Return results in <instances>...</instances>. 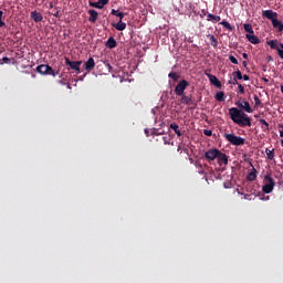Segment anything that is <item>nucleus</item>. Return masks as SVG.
Returning <instances> with one entry per match:
<instances>
[{
    "mask_svg": "<svg viewBox=\"0 0 283 283\" xmlns=\"http://www.w3.org/2000/svg\"><path fill=\"white\" fill-rule=\"evenodd\" d=\"M265 154H266V156H268V160H274V158H275V149H269V148H266L265 149Z\"/></svg>",
    "mask_w": 283,
    "mask_h": 283,
    "instance_id": "23",
    "label": "nucleus"
},
{
    "mask_svg": "<svg viewBox=\"0 0 283 283\" xmlns=\"http://www.w3.org/2000/svg\"><path fill=\"white\" fill-rule=\"evenodd\" d=\"M220 25H223V28H226V30L233 32V28L231 27V23H229L227 21H222V22H220Z\"/></svg>",
    "mask_w": 283,
    "mask_h": 283,
    "instance_id": "30",
    "label": "nucleus"
},
{
    "mask_svg": "<svg viewBox=\"0 0 283 283\" xmlns=\"http://www.w3.org/2000/svg\"><path fill=\"white\" fill-rule=\"evenodd\" d=\"M111 14H113V17H118L119 21H123V19H125V13L118 12V10L115 9H112Z\"/></svg>",
    "mask_w": 283,
    "mask_h": 283,
    "instance_id": "22",
    "label": "nucleus"
},
{
    "mask_svg": "<svg viewBox=\"0 0 283 283\" xmlns=\"http://www.w3.org/2000/svg\"><path fill=\"white\" fill-rule=\"evenodd\" d=\"M216 101H218L219 103H222V101H224V92L220 91L216 94Z\"/></svg>",
    "mask_w": 283,
    "mask_h": 283,
    "instance_id": "26",
    "label": "nucleus"
},
{
    "mask_svg": "<svg viewBox=\"0 0 283 283\" xmlns=\"http://www.w3.org/2000/svg\"><path fill=\"white\" fill-rule=\"evenodd\" d=\"M217 160L219 165H229V157H227V154L219 150V154L217 155Z\"/></svg>",
    "mask_w": 283,
    "mask_h": 283,
    "instance_id": "10",
    "label": "nucleus"
},
{
    "mask_svg": "<svg viewBox=\"0 0 283 283\" xmlns=\"http://www.w3.org/2000/svg\"><path fill=\"white\" fill-rule=\"evenodd\" d=\"M243 29L248 32V34H253V25L243 24Z\"/></svg>",
    "mask_w": 283,
    "mask_h": 283,
    "instance_id": "31",
    "label": "nucleus"
},
{
    "mask_svg": "<svg viewBox=\"0 0 283 283\" xmlns=\"http://www.w3.org/2000/svg\"><path fill=\"white\" fill-rule=\"evenodd\" d=\"M276 45H277L279 50H283V43H279L277 40H276Z\"/></svg>",
    "mask_w": 283,
    "mask_h": 283,
    "instance_id": "43",
    "label": "nucleus"
},
{
    "mask_svg": "<svg viewBox=\"0 0 283 283\" xmlns=\"http://www.w3.org/2000/svg\"><path fill=\"white\" fill-rule=\"evenodd\" d=\"M207 21H211L212 23H219V21H221V18H220V15H216L213 13H208Z\"/></svg>",
    "mask_w": 283,
    "mask_h": 283,
    "instance_id": "17",
    "label": "nucleus"
},
{
    "mask_svg": "<svg viewBox=\"0 0 283 283\" xmlns=\"http://www.w3.org/2000/svg\"><path fill=\"white\" fill-rule=\"evenodd\" d=\"M281 145H282V147H283V139H281Z\"/></svg>",
    "mask_w": 283,
    "mask_h": 283,
    "instance_id": "55",
    "label": "nucleus"
},
{
    "mask_svg": "<svg viewBox=\"0 0 283 283\" xmlns=\"http://www.w3.org/2000/svg\"><path fill=\"white\" fill-rule=\"evenodd\" d=\"M238 94H244V86L242 84L238 85Z\"/></svg>",
    "mask_w": 283,
    "mask_h": 283,
    "instance_id": "36",
    "label": "nucleus"
},
{
    "mask_svg": "<svg viewBox=\"0 0 283 283\" xmlns=\"http://www.w3.org/2000/svg\"><path fill=\"white\" fill-rule=\"evenodd\" d=\"M229 61L233 63V65H238V59L233 55H229Z\"/></svg>",
    "mask_w": 283,
    "mask_h": 283,
    "instance_id": "35",
    "label": "nucleus"
},
{
    "mask_svg": "<svg viewBox=\"0 0 283 283\" xmlns=\"http://www.w3.org/2000/svg\"><path fill=\"white\" fill-rule=\"evenodd\" d=\"M3 63L10 64V59L8 56L2 57L0 65H3Z\"/></svg>",
    "mask_w": 283,
    "mask_h": 283,
    "instance_id": "39",
    "label": "nucleus"
},
{
    "mask_svg": "<svg viewBox=\"0 0 283 283\" xmlns=\"http://www.w3.org/2000/svg\"><path fill=\"white\" fill-rule=\"evenodd\" d=\"M252 170L248 174L247 176V180H249L250 182H253V180H255L258 178V170L255 169V167H253V164L250 163Z\"/></svg>",
    "mask_w": 283,
    "mask_h": 283,
    "instance_id": "12",
    "label": "nucleus"
},
{
    "mask_svg": "<svg viewBox=\"0 0 283 283\" xmlns=\"http://www.w3.org/2000/svg\"><path fill=\"white\" fill-rule=\"evenodd\" d=\"M59 83L63 84V81H59Z\"/></svg>",
    "mask_w": 283,
    "mask_h": 283,
    "instance_id": "56",
    "label": "nucleus"
},
{
    "mask_svg": "<svg viewBox=\"0 0 283 283\" xmlns=\"http://www.w3.org/2000/svg\"><path fill=\"white\" fill-rule=\"evenodd\" d=\"M31 19H33V21H34L35 23H39V22L43 21V14H41V13L38 12V11H32V12H31Z\"/></svg>",
    "mask_w": 283,
    "mask_h": 283,
    "instance_id": "14",
    "label": "nucleus"
},
{
    "mask_svg": "<svg viewBox=\"0 0 283 283\" xmlns=\"http://www.w3.org/2000/svg\"><path fill=\"white\" fill-rule=\"evenodd\" d=\"M113 28H115V30H118V32H123V30H126L127 23L123 22V20H119L117 23L113 24Z\"/></svg>",
    "mask_w": 283,
    "mask_h": 283,
    "instance_id": "15",
    "label": "nucleus"
},
{
    "mask_svg": "<svg viewBox=\"0 0 283 283\" xmlns=\"http://www.w3.org/2000/svg\"><path fill=\"white\" fill-rule=\"evenodd\" d=\"M229 84H230V85L233 84V81L230 80V81H229Z\"/></svg>",
    "mask_w": 283,
    "mask_h": 283,
    "instance_id": "53",
    "label": "nucleus"
},
{
    "mask_svg": "<svg viewBox=\"0 0 283 283\" xmlns=\"http://www.w3.org/2000/svg\"><path fill=\"white\" fill-rule=\"evenodd\" d=\"M254 107H262V101H260V97L258 95H254Z\"/></svg>",
    "mask_w": 283,
    "mask_h": 283,
    "instance_id": "34",
    "label": "nucleus"
},
{
    "mask_svg": "<svg viewBox=\"0 0 283 283\" xmlns=\"http://www.w3.org/2000/svg\"><path fill=\"white\" fill-rule=\"evenodd\" d=\"M210 39V43L212 48H218V39H216V35H208Z\"/></svg>",
    "mask_w": 283,
    "mask_h": 283,
    "instance_id": "27",
    "label": "nucleus"
},
{
    "mask_svg": "<svg viewBox=\"0 0 283 283\" xmlns=\"http://www.w3.org/2000/svg\"><path fill=\"white\" fill-rule=\"evenodd\" d=\"M205 74L209 78L211 85H214V87H218L219 90L222 87V82H220L216 75L209 73V70H206Z\"/></svg>",
    "mask_w": 283,
    "mask_h": 283,
    "instance_id": "8",
    "label": "nucleus"
},
{
    "mask_svg": "<svg viewBox=\"0 0 283 283\" xmlns=\"http://www.w3.org/2000/svg\"><path fill=\"white\" fill-rule=\"evenodd\" d=\"M232 75H233V78H235L237 81H242V72L240 70L234 71Z\"/></svg>",
    "mask_w": 283,
    "mask_h": 283,
    "instance_id": "28",
    "label": "nucleus"
},
{
    "mask_svg": "<svg viewBox=\"0 0 283 283\" xmlns=\"http://www.w3.org/2000/svg\"><path fill=\"white\" fill-rule=\"evenodd\" d=\"M87 76V73H85L83 76H80V81H83Z\"/></svg>",
    "mask_w": 283,
    "mask_h": 283,
    "instance_id": "47",
    "label": "nucleus"
},
{
    "mask_svg": "<svg viewBox=\"0 0 283 283\" xmlns=\"http://www.w3.org/2000/svg\"><path fill=\"white\" fill-rule=\"evenodd\" d=\"M262 17L272 21L273 28H275L279 32H283V23L282 21L277 20V12L273 10H265L262 12Z\"/></svg>",
    "mask_w": 283,
    "mask_h": 283,
    "instance_id": "2",
    "label": "nucleus"
},
{
    "mask_svg": "<svg viewBox=\"0 0 283 283\" xmlns=\"http://www.w3.org/2000/svg\"><path fill=\"white\" fill-rule=\"evenodd\" d=\"M88 14H90V18H88L90 23H96V21H98V11L92 9V10H88Z\"/></svg>",
    "mask_w": 283,
    "mask_h": 283,
    "instance_id": "13",
    "label": "nucleus"
},
{
    "mask_svg": "<svg viewBox=\"0 0 283 283\" xmlns=\"http://www.w3.org/2000/svg\"><path fill=\"white\" fill-rule=\"evenodd\" d=\"M203 135L205 136H213V132L210 129H203Z\"/></svg>",
    "mask_w": 283,
    "mask_h": 283,
    "instance_id": "38",
    "label": "nucleus"
},
{
    "mask_svg": "<svg viewBox=\"0 0 283 283\" xmlns=\"http://www.w3.org/2000/svg\"><path fill=\"white\" fill-rule=\"evenodd\" d=\"M279 127L281 128L280 129V136H281V138H283V124H280Z\"/></svg>",
    "mask_w": 283,
    "mask_h": 283,
    "instance_id": "42",
    "label": "nucleus"
},
{
    "mask_svg": "<svg viewBox=\"0 0 283 283\" xmlns=\"http://www.w3.org/2000/svg\"><path fill=\"white\" fill-rule=\"evenodd\" d=\"M6 27V22H3V20L0 19V28Z\"/></svg>",
    "mask_w": 283,
    "mask_h": 283,
    "instance_id": "46",
    "label": "nucleus"
},
{
    "mask_svg": "<svg viewBox=\"0 0 283 283\" xmlns=\"http://www.w3.org/2000/svg\"><path fill=\"white\" fill-rule=\"evenodd\" d=\"M189 85V82L187 80H181L177 86L175 87V94L177 96H182L185 94V90H187V86Z\"/></svg>",
    "mask_w": 283,
    "mask_h": 283,
    "instance_id": "6",
    "label": "nucleus"
},
{
    "mask_svg": "<svg viewBox=\"0 0 283 283\" xmlns=\"http://www.w3.org/2000/svg\"><path fill=\"white\" fill-rule=\"evenodd\" d=\"M268 45H270L271 50H276L280 59H283V50L277 46V40L268 41Z\"/></svg>",
    "mask_w": 283,
    "mask_h": 283,
    "instance_id": "9",
    "label": "nucleus"
},
{
    "mask_svg": "<svg viewBox=\"0 0 283 283\" xmlns=\"http://www.w3.org/2000/svg\"><path fill=\"white\" fill-rule=\"evenodd\" d=\"M232 85H240V83L238 82V80H235V77H233V81H232Z\"/></svg>",
    "mask_w": 283,
    "mask_h": 283,
    "instance_id": "44",
    "label": "nucleus"
},
{
    "mask_svg": "<svg viewBox=\"0 0 283 283\" xmlns=\"http://www.w3.org/2000/svg\"><path fill=\"white\" fill-rule=\"evenodd\" d=\"M99 6L105 7L109 3V0H98Z\"/></svg>",
    "mask_w": 283,
    "mask_h": 283,
    "instance_id": "37",
    "label": "nucleus"
},
{
    "mask_svg": "<svg viewBox=\"0 0 283 283\" xmlns=\"http://www.w3.org/2000/svg\"><path fill=\"white\" fill-rule=\"evenodd\" d=\"M0 19H3V11L0 10Z\"/></svg>",
    "mask_w": 283,
    "mask_h": 283,
    "instance_id": "50",
    "label": "nucleus"
},
{
    "mask_svg": "<svg viewBox=\"0 0 283 283\" xmlns=\"http://www.w3.org/2000/svg\"><path fill=\"white\" fill-rule=\"evenodd\" d=\"M94 67H96V62L94 61V57H90L86 62H84V70L86 72H90Z\"/></svg>",
    "mask_w": 283,
    "mask_h": 283,
    "instance_id": "11",
    "label": "nucleus"
},
{
    "mask_svg": "<svg viewBox=\"0 0 283 283\" xmlns=\"http://www.w3.org/2000/svg\"><path fill=\"white\" fill-rule=\"evenodd\" d=\"M106 48H108V50H114V48H116V39H114V36L108 38Z\"/></svg>",
    "mask_w": 283,
    "mask_h": 283,
    "instance_id": "19",
    "label": "nucleus"
},
{
    "mask_svg": "<svg viewBox=\"0 0 283 283\" xmlns=\"http://www.w3.org/2000/svg\"><path fill=\"white\" fill-rule=\"evenodd\" d=\"M195 166L198 169V174H200L201 176H205V168L202 167V164L200 161H196Z\"/></svg>",
    "mask_w": 283,
    "mask_h": 283,
    "instance_id": "25",
    "label": "nucleus"
},
{
    "mask_svg": "<svg viewBox=\"0 0 283 283\" xmlns=\"http://www.w3.org/2000/svg\"><path fill=\"white\" fill-rule=\"evenodd\" d=\"M64 63L69 67L67 70H74L76 74H81V65L83 64V61L72 62L69 60V57H65Z\"/></svg>",
    "mask_w": 283,
    "mask_h": 283,
    "instance_id": "5",
    "label": "nucleus"
},
{
    "mask_svg": "<svg viewBox=\"0 0 283 283\" xmlns=\"http://www.w3.org/2000/svg\"><path fill=\"white\" fill-rule=\"evenodd\" d=\"M53 17H55L56 19H61V11H56L55 13H53Z\"/></svg>",
    "mask_w": 283,
    "mask_h": 283,
    "instance_id": "40",
    "label": "nucleus"
},
{
    "mask_svg": "<svg viewBox=\"0 0 283 283\" xmlns=\"http://www.w3.org/2000/svg\"><path fill=\"white\" fill-rule=\"evenodd\" d=\"M56 74H59V72H55L54 69H52V66L48 65L46 67V74L48 76H56Z\"/></svg>",
    "mask_w": 283,
    "mask_h": 283,
    "instance_id": "24",
    "label": "nucleus"
},
{
    "mask_svg": "<svg viewBox=\"0 0 283 283\" xmlns=\"http://www.w3.org/2000/svg\"><path fill=\"white\" fill-rule=\"evenodd\" d=\"M218 154H220V149L218 148H211L205 153L206 160H209V163L216 160L218 158Z\"/></svg>",
    "mask_w": 283,
    "mask_h": 283,
    "instance_id": "7",
    "label": "nucleus"
},
{
    "mask_svg": "<svg viewBox=\"0 0 283 283\" xmlns=\"http://www.w3.org/2000/svg\"><path fill=\"white\" fill-rule=\"evenodd\" d=\"M223 138H226V140L230 143V145H234L235 147H242V145H244L245 143V139L243 137H240L235 134H224Z\"/></svg>",
    "mask_w": 283,
    "mask_h": 283,
    "instance_id": "3",
    "label": "nucleus"
},
{
    "mask_svg": "<svg viewBox=\"0 0 283 283\" xmlns=\"http://www.w3.org/2000/svg\"><path fill=\"white\" fill-rule=\"evenodd\" d=\"M235 105L237 107H231L229 109V116L231 120L235 125H239V127H251V117L247 115V113L253 114V108H251V104H249V102L247 101H243V102L238 101Z\"/></svg>",
    "mask_w": 283,
    "mask_h": 283,
    "instance_id": "1",
    "label": "nucleus"
},
{
    "mask_svg": "<svg viewBox=\"0 0 283 283\" xmlns=\"http://www.w3.org/2000/svg\"><path fill=\"white\" fill-rule=\"evenodd\" d=\"M178 150H180V146L178 147Z\"/></svg>",
    "mask_w": 283,
    "mask_h": 283,
    "instance_id": "57",
    "label": "nucleus"
},
{
    "mask_svg": "<svg viewBox=\"0 0 283 283\" xmlns=\"http://www.w3.org/2000/svg\"><path fill=\"white\" fill-rule=\"evenodd\" d=\"M242 65H243V67H247V65H248L247 61H243Z\"/></svg>",
    "mask_w": 283,
    "mask_h": 283,
    "instance_id": "49",
    "label": "nucleus"
},
{
    "mask_svg": "<svg viewBox=\"0 0 283 283\" xmlns=\"http://www.w3.org/2000/svg\"><path fill=\"white\" fill-rule=\"evenodd\" d=\"M264 182L265 184L262 187L263 193H272L275 187V180L273 179V177H271V175H266L264 177Z\"/></svg>",
    "mask_w": 283,
    "mask_h": 283,
    "instance_id": "4",
    "label": "nucleus"
},
{
    "mask_svg": "<svg viewBox=\"0 0 283 283\" xmlns=\"http://www.w3.org/2000/svg\"><path fill=\"white\" fill-rule=\"evenodd\" d=\"M281 92L283 93V85H281Z\"/></svg>",
    "mask_w": 283,
    "mask_h": 283,
    "instance_id": "54",
    "label": "nucleus"
},
{
    "mask_svg": "<svg viewBox=\"0 0 283 283\" xmlns=\"http://www.w3.org/2000/svg\"><path fill=\"white\" fill-rule=\"evenodd\" d=\"M91 6V8H97L98 10H103V6H101V2H90L88 3Z\"/></svg>",
    "mask_w": 283,
    "mask_h": 283,
    "instance_id": "33",
    "label": "nucleus"
},
{
    "mask_svg": "<svg viewBox=\"0 0 283 283\" xmlns=\"http://www.w3.org/2000/svg\"><path fill=\"white\" fill-rule=\"evenodd\" d=\"M36 72L43 75L48 74V64H41L36 66Z\"/></svg>",
    "mask_w": 283,
    "mask_h": 283,
    "instance_id": "20",
    "label": "nucleus"
},
{
    "mask_svg": "<svg viewBox=\"0 0 283 283\" xmlns=\"http://www.w3.org/2000/svg\"><path fill=\"white\" fill-rule=\"evenodd\" d=\"M170 129H172L178 137L182 136V133L180 132V126H178L176 123L170 124Z\"/></svg>",
    "mask_w": 283,
    "mask_h": 283,
    "instance_id": "21",
    "label": "nucleus"
},
{
    "mask_svg": "<svg viewBox=\"0 0 283 283\" xmlns=\"http://www.w3.org/2000/svg\"><path fill=\"white\" fill-rule=\"evenodd\" d=\"M259 123L262 125L263 132H268L269 129V122L265 119H260Z\"/></svg>",
    "mask_w": 283,
    "mask_h": 283,
    "instance_id": "29",
    "label": "nucleus"
},
{
    "mask_svg": "<svg viewBox=\"0 0 283 283\" xmlns=\"http://www.w3.org/2000/svg\"><path fill=\"white\" fill-rule=\"evenodd\" d=\"M242 56H243V59H249V54H247V53H242Z\"/></svg>",
    "mask_w": 283,
    "mask_h": 283,
    "instance_id": "48",
    "label": "nucleus"
},
{
    "mask_svg": "<svg viewBox=\"0 0 283 283\" xmlns=\"http://www.w3.org/2000/svg\"><path fill=\"white\" fill-rule=\"evenodd\" d=\"M263 81H264L265 83H269V80H268V78H263Z\"/></svg>",
    "mask_w": 283,
    "mask_h": 283,
    "instance_id": "52",
    "label": "nucleus"
},
{
    "mask_svg": "<svg viewBox=\"0 0 283 283\" xmlns=\"http://www.w3.org/2000/svg\"><path fill=\"white\" fill-rule=\"evenodd\" d=\"M243 81H250L251 77L249 75H242Z\"/></svg>",
    "mask_w": 283,
    "mask_h": 283,
    "instance_id": "45",
    "label": "nucleus"
},
{
    "mask_svg": "<svg viewBox=\"0 0 283 283\" xmlns=\"http://www.w3.org/2000/svg\"><path fill=\"white\" fill-rule=\"evenodd\" d=\"M105 65H106L108 72H112L114 70V67H112V65L109 63H105Z\"/></svg>",
    "mask_w": 283,
    "mask_h": 283,
    "instance_id": "41",
    "label": "nucleus"
},
{
    "mask_svg": "<svg viewBox=\"0 0 283 283\" xmlns=\"http://www.w3.org/2000/svg\"><path fill=\"white\" fill-rule=\"evenodd\" d=\"M179 96H181L180 103H182L184 105H193V99L190 96H187L185 94Z\"/></svg>",
    "mask_w": 283,
    "mask_h": 283,
    "instance_id": "16",
    "label": "nucleus"
},
{
    "mask_svg": "<svg viewBox=\"0 0 283 283\" xmlns=\"http://www.w3.org/2000/svg\"><path fill=\"white\" fill-rule=\"evenodd\" d=\"M244 198H245V200H249V195H245Z\"/></svg>",
    "mask_w": 283,
    "mask_h": 283,
    "instance_id": "51",
    "label": "nucleus"
},
{
    "mask_svg": "<svg viewBox=\"0 0 283 283\" xmlns=\"http://www.w3.org/2000/svg\"><path fill=\"white\" fill-rule=\"evenodd\" d=\"M247 39L253 45H258L260 43V38H258V35H253V33L252 34H247Z\"/></svg>",
    "mask_w": 283,
    "mask_h": 283,
    "instance_id": "18",
    "label": "nucleus"
},
{
    "mask_svg": "<svg viewBox=\"0 0 283 283\" xmlns=\"http://www.w3.org/2000/svg\"><path fill=\"white\" fill-rule=\"evenodd\" d=\"M168 78H172L176 82V81H178L180 78V76L176 72H170L168 74Z\"/></svg>",
    "mask_w": 283,
    "mask_h": 283,
    "instance_id": "32",
    "label": "nucleus"
}]
</instances>
